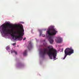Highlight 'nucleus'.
I'll use <instances>...</instances> for the list:
<instances>
[{
  "instance_id": "nucleus-6",
  "label": "nucleus",
  "mask_w": 79,
  "mask_h": 79,
  "mask_svg": "<svg viewBox=\"0 0 79 79\" xmlns=\"http://www.w3.org/2000/svg\"><path fill=\"white\" fill-rule=\"evenodd\" d=\"M56 42L57 43H61L63 42V39L59 37L57 38V40H56Z\"/></svg>"
},
{
  "instance_id": "nucleus-9",
  "label": "nucleus",
  "mask_w": 79,
  "mask_h": 79,
  "mask_svg": "<svg viewBox=\"0 0 79 79\" xmlns=\"http://www.w3.org/2000/svg\"><path fill=\"white\" fill-rule=\"evenodd\" d=\"M15 53V55H17V52L15 50L12 51H11V53Z\"/></svg>"
},
{
  "instance_id": "nucleus-10",
  "label": "nucleus",
  "mask_w": 79,
  "mask_h": 79,
  "mask_svg": "<svg viewBox=\"0 0 79 79\" xmlns=\"http://www.w3.org/2000/svg\"><path fill=\"white\" fill-rule=\"evenodd\" d=\"M38 31L40 32V36H41V35H42V30H39Z\"/></svg>"
},
{
  "instance_id": "nucleus-4",
  "label": "nucleus",
  "mask_w": 79,
  "mask_h": 79,
  "mask_svg": "<svg viewBox=\"0 0 79 79\" xmlns=\"http://www.w3.org/2000/svg\"><path fill=\"white\" fill-rule=\"evenodd\" d=\"M65 56L63 58V60H64L66 58V57L67 56V55L70 56L72 53H74V50L72 48H66L64 51Z\"/></svg>"
},
{
  "instance_id": "nucleus-7",
  "label": "nucleus",
  "mask_w": 79,
  "mask_h": 79,
  "mask_svg": "<svg viewBox=\"0 0 79 79\" xmlns=\"http://www.w3.org/2000/svg\"><path fill=\"white\" fill-rule=\"evenodd\" d=\"M32 44H31V43H30L29 45L28 46H27V48H28L29 50H30V48H32Z\"/></svg>"
},
{
  "instance_id": "nucleus-8",
  "label": "nucleus",
  "mask_w": 79,
  "mask_h": 79,
  "mask_svg": "<svg viewBox=\"0 0 79 79\" xmlns=\"http://www.w3.org/2000/svg\"><path fill=\"white\" fill-rule=\"evenodd\" d=\"M27 50H25L23 53V56H26L27 55Z\"/></svg>"
},
{
  "instance_id": "nucleus-16",
  "label": "nucleus",
  "mask_w": 79,
  "mask_h": 79,
  "mask_svg": "<svg viewBox=\"0 0 79 79\" xmlns=\"http://www.w3.org/2000/svg\"><path fill=\"white\" fill-rule=\"evenodd\" d=\"M20 65H21V64H20Z\"/></svg>"
},
{
  "instance_id": "nucleus-15",
  "label": "nucleus",
  "mask_w": 79,
  "mask_h": 79,
  "mask_svg": "<svg viewBox=\"0 0 79 79\" xmlns=\"http://www.w3.org/2000/svg\"><path fill=\"white\" fill-rule=\"evenodd\" d=\"M48 48H50V46H48Z\"/></svg>"
},
{
  "instance_id": "nucleus-3",
  "label": "nucleus",
  "mask_w": 79,
  "mask_h": 79,
  "mask_svg": "<svg viewBox=\"0 0 79 79\" xmlns=\"http://www.w3.org/2000/svg\"><path fill=\"white\" fill-rule=\"evenodd\" d=\"M56 50L55 49L51 48L50 49L47 53L50 59L52 60L53 59L52 57L53 56V59L56 60L55 58H56Z\"/></svg>"
},
{
  "instance_id": "nucleus-12",
  "label": "nucleus",
  "mask_w": 79,
  "mask_h": 79,
  "mask_svg": "<svg viewBox=\"0 0 79 79\" xmlns=\"http://www.w3.org/2000/svg\"><path fill=\"white\" fill-rule=\"evenodd\" d=\"M12 45H13V46H15V45H16V43H13V44H12Z\"/></svg>"
},
{
  "instance_id": "nucleus-14",
  "label": "nucleus",
  "mask_w": 79,
  "mask_h": 79,
  "mask_svg": "<svg viewBox=\"0 0 79 79\" xmlns=\"http://www.w3.org/2000/svg\"><path fill=\"white\" fill-rule=\"evenodd\" d=\"M26 38H24L23 39V40H26Z\"/></svg>"
},
{
  "instance_id": "nucleus-11",
  "label": "nucleus",
  "mask_w": 79,
  "mask_h": 79,
  "mask_svg": "<svg viewBox=\"0 0 79 79\" xmlns=\"http://www.w3.org/2000/svg\"><path fill=\"white\" fill-rule=\"evenodd\" d=\"M9 48H10V47H7L6 48V49L7 50H8Z\"/></svg>"
},
{
  "instance_id": "nucleus-13",
  "label": "nucleus",
  "mask_w": 79,
  "mask_h": 79,
  "mask_svg": "<svg viewBox=\"0 0 79 79\" xmlns=\"http://www.w3.org/2000/svg\"><path fill=\"white\" fill-rule=\"evenodd\" d=\"M42 37H45V35H44V34H42Z\"/></svg>"
},
{
  "instance_id": "nucleus-1",
  "label": "nucleus",
  "mask_w": 79,
  "mask_h": 79,
  "mask_svg": "<svg viewBox=\"0 0 79 79\" xmlns=\"http://www.w3.org/2000/svg\"><path fill=\"white\" fill-rule=\"evenodd\" d=\"M6 24L10 28H12V29L11 30V31H12L11 33V31H10V30L8 29V27L7 26L5 25L4 24H3L1 26L2 30V33L5 35L8 34H10L13 37V39H14V37H15V40L18 39V40H22L23 39V37H22V36H23L24 34V33L23 32H24V29H23V27H21L22 31H18L15 33V34H18L19 35H15L14 33H13V32L14 31V29H13L14 27L12 26V25L10 24V23H7Z\"/></svg>"
},
{
  "instance_id": "nucleus-2",
  "label": "nucleus",
  "mask_w": 79,
  "mask_h": 79,
  "mask_svg": "<svg viewBox=\"0 0 79 79\" xmlns=\"http://www.w3.org/2000/svg\"><path fill=\"white\" fill-rule=\"evenodd\" d=\"M57 32H58L54 28L52 29L49 28V29L47 31V34L48 35V36L49 38L48 40L50 44H53V42H54V40H53L52 36L56 34Z\"/></svg>"
},
{
  "instance_id": "nucleus-18",
  "label": "nucleus",
  "mask_w": 79,
  "mask_h": 79,
  "mask_svg": "<svg viewBox=\"0 0 79 79\" xmlns=\"http://www.w3.org/2000/svg\"><path fill=\"white\" fill-rule=\"evenodd\" d=\"M18 47V46H17Z\"/></svg>"
},
{
  "instance_id": "nucleus-17",
  "label": "nucleus",
  "mask_w": 79,
  "mask_h": 79,
  "mask_svg": "<svg viewBox=\"0 0 79 79\" xmlns=\"http://www.w3.org/2000/svg\"><path fill=\"white\" fill-rule=\"evenodd\" d=\"M19 27H21V26L19 25Z\"/></svg>"
},
{
  "instance_id": "nucleus-5",
  "label": "nucleus",
  "mask_w": 79,
  "mask_h": 79,
  "mask_svg": "<svg viewBox=\"0 0 79 79\" xmlns=\"http://www.w3.org/2000/svg\"><path fill=\"white\" fill-rule=\"evenodd\" d=\"M47 53V48H44L43 50V51L41 52L42 55L44 56L45 54Z\"/></svg>"
}]
</instances>
